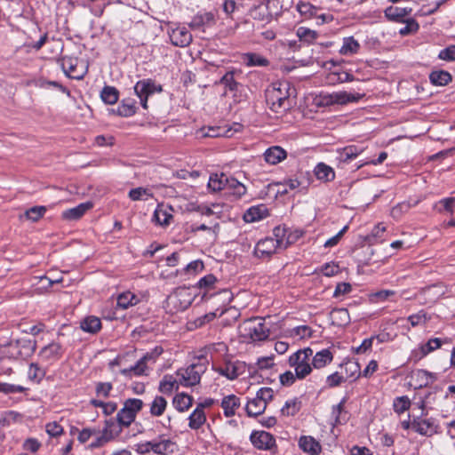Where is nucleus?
Instances as JSON below:
<instances>
[{"instance_id":"nucleus-1","label":"nucleus","mask_w":455,"mask_h":455,"mask_svg":"<svg viewBox=\"0 0 455 455\" xmlns=\"http://www.w3.org/2000/svg\"><path fill=\"white\" fill-rule=\"evenodd\" d=\"M290 90V84L286 81L273 83L267 88L266 102L273 112L283 113L291 108Z\"/></svg>"},{"instance_id":"nucleus-2","label":"nucleus","mask_w":455,"mask_h":455,"mask_svg":"<svg viewBox=\"0 0 455 455\" xmlns=\"http://www.w3.org/2000/svg\"><path fill=\"white\" fill-rule=\"evenodd\" d=\"M313 349L306 347L299 349L289 356V365L294 369L296 377L304 379L312 371L311 357Z\"/></svg>"},{"instance_id":"nucleus-3","label":"nucleus","mask_w":455,"mask_h":455,"mask_svg":"<svg viewBox=\"0 0 455 455\" xmlns=\"http://www.w3.org/2000/svg\"><path fill=\"white\" fill-rule=\"evenodd\" d=\"M241 335L252 342L264 341L268 339L270 331L261 318L244 321L240 326Z\"/></svg>"},{"instance_id":"nucleus-4","label":"nucleus","mask_w":455,"mask_h":455,"mask_svg":"<svg viewBox=\"0 0 455 455\" xmlns=\"http://www.w3.org/2000/svg\"><path fill=\"white\" fill-rule=\"evenodd\" d=\"M207 361L205 359H198L187 368L177 371L176 375L180 378V384L183 387H193L199 384L201 376L207 370Z\"/></svg>"},{"instance_id":"nucleus-5","label":"nucleus","mask_w":455,"mask_h":455,"mask_svg":"<svg viewBox=\"0 0 455 455\" xmlns=\"http://www.w3.org/2000/svg\"><path fill=\"white\" fill-rule=\"evenodd\" d=\"M143 401L138 398H129L124 402L123 408L116 414V425L119 429L128 427L135 420L138 412L143 408Z\"/></svg>"},{"instance_id":"nucleus-6","label":"nucleus","mask_w":455,"mask_h":455,"mask_svg":"<svg viewBox=\"0 0 455 455\" xmlns=\"http://www.w3.org/2000/svg\"><path fill=\"white\" fill-rule=\"evenodd\" d=\"M195 294L188 287H179L166 299V307L171 312L186 310L194 301Z\"/></svg>"},{"instance_id":"nucleus-7","label":"nucleus","mask_w":455,"mask_h":455,"mask_svg":"<svg viewBox=\"0 0 455 455\" xmlns=\"http://www.w3.org/2000/svg\"><path fill=\"white\" fill-rule=\"evenodd\" d=\"M164 349L156 346L152 350L147 352L135 365L121 370V374L126 377L148 375V363H155L156 359L163 354Z\"/></svg>"},{"instance_id":"nucleus-8","label":"nucleus","mask_w":455,"mask_h":455,"mask_svg":"<svg viewBox=\"0 0 455 455\" xmlns=\"http://www.w3.org/2000/svg\"><path fill=\"white\" fill-rule=\"evenodd\" d=\"M363 95L359 93H351L346 91L333 92L331 93H323L319 96V106H331L334 104L345 105L350 102L358 101Z\"/></svg>"},{"instance_id":"nucleus-9","label":"nucleus","mask_w":455,"mask_h":455,"mask_svg":"<svg viewBox=\"0 0 455 455\" xmlns=\"http://www.w3.org/2000/svg\"><path fill=\"white\" fill-rule=\"evenodd\" d=\"M163 91L160 84H156L152 79H142L134 85L135 94L140 100L143 108H148V99L156 92Z\"/></svg>"},{"instance_id":"nucleus-10","label":"nucleus","mask_w":455,"mask_h":455,"mask_svg":"<svg viewBox=\"0 0 455 455\" xmlns=\"http://www.w3.org/2000/svg\"><path fill=\"white\" fill-rule=\"evenodd\" d=\"M412 429L420 435L429 437L438 433L439 425L434 418L416 416L412 419Z\"/></svg>"},{"instance_id":"nucleus-11","label":"nucleus","mask_w":455,"mask_h":455,"mask_svg":"<svg viewBox=\"0 0 455 455\" xmlns=\"http://www.w3.org/2000/svg\"><path fill=\"white\" fill-rule=\"evenodd\" d=\"M121 433V429L118 428V426L116 425L114 419H109L105 420V426L102 430V434L100 436L96 438L95 441L89 444V448L93 450L96 448H100L103 446L108 442L114 439Z\"/></svg>"},{"instance_id":"nucleus-12","label":"nucleus","mask_w":455,"mask_h":455,"mask_svg":"<svg viewBox=\"0 0 455 455\" xmlns=\"http://www.w3.org/2000/svg\"><path fill=\"white\" fill-rule=\"evenodd\" d=\"M36 350V341L22 340L11 342L8 347V356L18 359L30 356Z\"/></svg>"},{"instance_id":"nucleus-13","label":"nucleus","mask_w":455,"mask_h":455,"mask_svg":"<svg viewBox=\"0 0 455 455\" xmlns=\"http://www.w3.org/2000/svg\"><path fill=\"white\" fill-rule=\"evenodd\" d=\"M61 67L65 74L73 79H83L86 74L82 63L76 58L64 57L62 59Z\"/></svg>"},{"instance_id":"nucleus-14","label":"nucleus","mask_w":455,"mask_h":455,"mask_svg":"<svg viewBox=\"0 0 455 455\" xmlns=\"http://www.w3.org/2000/svg\"><path fill=\"white\" fill-rule=\"evenodd\" d=\"M250 441L256 449L261 451H269L275 446V437L266 431H253L250 435Z\"/></svg>"},{"instance_id":"nucleus-15","label":"nucleus","mask_w":455,"mask_h":455,"mask_svg":"<svg viewBox=\"0 0 455 455\" xmlns=\"http://www.w3.org/2000/svg\"><path fill=\"white\" fill-rule=\"evenodd\" d=\"M64 348L59 342L52 341L43 347L39 351V357L44 362L50 363L59 361L64 355Z\"/></svg>"},{"instance_id":"nucleus-16","label":"nucleus","mask_w":455,"mask_h":455,"mask_svg":"<svg viewBox=\"0 0 455 455\" xmlns=\"http://www.w3.org/2000/svg\"><path fill=\"white\" fill-rule=\"evenodd\" d=\"M174 210L172 205L158 204L153 214V221L161 227H167L173 219Z\"/></svg>"},{"instance_id":"nucleus-17","label":"nucleus","mask_w":455,"mask_h":455,"mask_svg":"<svg viewBox=\"0 0 455 455\" xmlns=\"http://www.w3.org/2000/svg\"><path fill=\"white\" fill-rule=\"evenodd\" d=\"M278 249L279 246L273 237H266L257 243L254 248V255L259 259H267L275 253Z\"/></svg>"},{"instance_id":"nucleus-18","label":"nucleus","mask_w":455,"mask_h":455,"mask_svg":"<svg viewBox=\"0 0 455 455\" xmlns=\"http://www.w3.org/2000/svg\"><path fill=\"white\" fill-rule=\"evenodd\" d=\"M245 363L240 361L228 362L224 366L220 367L218 372L230 380L237 379L245 372Z\"/></svg>"},{"instance_id":"nucleus-19","label":"nucleus","mask_w":455,"mask_h":455,"mask_svg":"<svg viewBox=\"0 0 455 455\" xmlns=\"http://www.w3.org/2000/svg\"><path fill=\"white\" fill-rule=\"evenodd\" d=\"M410 7H400L390 5L384 10L385 18L391 22L402 23L411 14Z\"/></svg>"},{"instance_id":"nucleus-20","label":"nucleus","mask_w":455,"mask_h":455,"mask_svg":"<svg viewBox=\"0 0 455 455\" xmlns=\"http://www.w3.org/2000/svg\"><path fill=\"white\" fill-rule=\"evenodd\" d=\"M273 235L274 241L277 243L280 250L286 249L299 237V235H292L284 226L275 227L273 230Z\"/></svg>"},{"instance_id":"nucleus-21","label":"nucleus","mask_w":455,"mask_h":455,"mask_svg":"<svg viewBox=\"0 0 455 455\" xmlns=\"http://www.w3.org/2000/svg\"><path fill=\"white\" fill-rule=\"evenodd\" d=\"M172 44L186 47L192 42V35L185 27H178L170 33Z\"/></svg>"},{"instance_id":"nucleus-22","label":"nucleus","mask_w":455,"mask_h":455,"mask_svg":"<svg viewBox=\"0 0 455 455\" xmlns=\"http://www.w3.org/2000/svg\"><path fill=\"white\" fill-rule=\"evenodd\" d=\"M177 448L175 442L171 439H165L160 435L153 440V452L158 455H169L174 452Z\"/></svg>"},{"instance_id":"nucleus-23","label":"nucleus","mask_w":455,"mask_h":455,"mask_svg":"<svg viewBox=\"0 0 455 455\" xmlns=\"http://www.w3.org/2000/svg\"><path fill=\"white\" fill-rule=\"evenodd\" d=\"M240 398L235 395H228L222 398L220 406L223 409L224 415L227 418L235 415L236 410L240 407Z\"/></svg>"},{"instance_id":"nucleus-24","label":"nucleus","mask_w":455,"mask_h":455,"mask_svg":"<svg viewBox=\"0 0 455 455\" xmlns=\"http://www.w3.org/2000/svg\"><path fill=\"white\" fill-rule=\"evenodd\" d=\"M363 148L362 147L356 145H349L337 150V159L340 163L347 164L357 157L361 153H363Z\"/></svg>"},{"instance_id":"nucleus-25","label":"nucleus","mask_w":455,"mask_h":455,"mask_svg":"<svg viewBox=\"0 0 455 455\" xmlns=\"http://www.w3.org/2000/svg\"><path fill=\"white\" fill-rule=\"evenodd\" d=\"M287 157L286 151L279 147L273 146L267 148L264 153L265 161L272 165L277 164Z\"/></svg>"},{"instance_id":"nucleus-26","label":"nucleus","mask_w":455,"mask_h":455,"mask_svg":"<svg viewBox=\"0 0 455 455\" xmlns=\"http://www.w3.org/2000/svg\"><path fill=\"white\" fill-rule=\"evenodd\" d=\"M92 207V204L91 202L80 204L74 208L64 211L62 212V218L68 220H78Z\"/></svg>"},{"instance_id":"nucleus-27","label":"nucleus","mask_w":455,"mask_h":455,"mask_svg":"<svg viewBox=\"0 0 455 455\" xmlns=\"http://www.w3.org/2000/svg\"><path fill=\"white\" fill-rule=\"evenodd\" d=\"M229 177L224 173L212 174L208 181V188L213 192L224 191L226 192L228 184Z\"/></svg>"},{"instance_id":"nucleus-28","label":"nucleus","mask_w":455,"mask_h":455,"mask_svg":"<svg viewBox=\"0 0 455 455\" xmlns=\"http://www.w3.org/2000/svg\"><path fill=\"white\" fill-rule=\"evenodd\" d=\"M333 359L332 353L329 349H323L311 357V366L321 369L331 363Z\"/></svg>"},{"instance_id":"nucleus-29","label":"nucleus","mask_w":455,"mask_h":455,"mask_svg":"<svg viewBox=\"0 0 455 455\" xmlns=\"http://www.w3.org/2000/svg\"><path fill=\"white\" fill-rule=\"evenodd\" d=\"M360 47L359 42L354 36H347L343 38L339 52L344 56H352L359 52Z\"/></svg>"},{"instance_id":"nucleus-30","label":"nucleus","mask_w":455,"mask_h":455,"mask_svg":"<svg viewBox=\"0 0 455 455\" xmlns=\"http://www.w3.org/2000/svg\"><path fill=\"white\" fill-rule=\"evenodd\" d=\"M299 446L311 455H317L321 451L320 443L312 436H301L299 440Z\"/></svg>"},{"instance_id":"nucleus-31","label":"nucleus","mask_w":455,"mask_h":455,"mask_svg":"<svg viewBox=\"0 0 455 455\" xmlns=\"http://www.w3.org/2000/svg\"><path fill=\"white\" fill-rule=\"evenodd\" d=\"M242 60L247 67H267L269 65V60L267 58L255 52L243 53Z\"/></svg>"},{"instance_id":"nucleus-32","label":"nucleus","mask_w":455,"mask_h":455,"mask_svg":"<svg viewBox=\"0 0 455 455\" xmlns=\"http://www.w3.org/2000/svg\"><path fill=\"white\" fill-rule=\"evenodd\" d=\"M194 399L186 393H179L172 399V404L180 412L187 411L193 404Z\"/></svg>"},{"instance_id":"nucleus-33","label":"nucleus","mask_w":455,"mask_h":455,"mask_svg":"<svg viewBox=\"0 0 455 455\" xmlns=\"http://www.w3.org/2000/svg\"><path fill=\"white\" fill-rule=\"evenodd\" d=\"M180 385V379H176L172 375H164L159 383L158 390L164 395H171L173 390L179 389Z\"/></svg>"},{"instance_id":"nucleus-34","label":"nucleus","mask_w":455,"mask_h":455,"mask_svg":"<svg viewBox=\"0 0 455 455\" xmlns=\"http://www.w3.org/2000/svg\"><path fill=\"white\" fill-rule=\"evenodd\" d=\"M267 215V210L263 205L252 206L249 208L243 215L246 222H254L262 220Z\"/></svg>"},{"instance_id":"nucleus-35","label":"nucleus","mask_w":455,"mask_h":455,"mask_svg":"<svg viewBox=\"0 0 455 455\" xmlns=\"http://www.w3.org/2000/svg\"><path fill=\"white\" fill-rule=\"evenodd\" d=\"M314 172L317 180L323 182L331 181L335 177L333 169L323 163H319Z\"/></svg>"},{"instance_id":"nucleus-36","label":"nucleus","mask_w":455,"mask_h":455,"mask_svg":"<svg viewBox=\"0 0 455 455\" xmlns=\"http://www.w3.org/2000/svg\"><path fill=\"white\" fill-rule=\"evenodd\" d=\"M206 421L204 411L196 407L188 417V427L193 430L199 429Z\"/></svg>"},{"instance_id":"nucleus-37","label":"nucleus","mask_w":455,"mask_h":455,"mask_svg":"<svg viewBox=\"0 0 455 455\" xmlns=\"http://www.w3.org/2000/svg\"><path fill=\"white\" fill-rule=\"evenodd\" d=\"M451 75L445 70H435L429 75V80L433 85L444 86L451 81Z\"/></svg>"},{"instance_id":"nucleus-38","label":"nucleus","mask_w":455,"mask_h":455,"mask_svg":"<svg viewBox=\"0 0 455 455\" xmlns=\"http://www.w3.org/2000/svg\"><path fill=\"white\" fill-rule=\"evenodd\" d=\"M246 193L245 186L234 178H229L225 194L233 196L235 199L240 198Z\"/></svg>"},{"instance_id":"nucleus-39","label":"nucleus","mask_w":455,"mask_h":455,"mask_svg":"<svg viewBox=\"0 0 455 455\" xmlns=\"http://www.w3.org/2000/svg\"><path fill=\"white\" fill-rule=\"evenodd\" d=\"M267 408V405L258 399L256 396L254 398L250 399L247 402L245 410L250 417H256L262 414Z\"/></svg>"},{"instance_id":"nucleus-40","label":"nucleus","mask_w":455,"mask_h":455,"mask_svg":"<svg viewBox=\"0 0 455 455\" xmlns=\"http://www.w3.org/2000/svg\"><path fill=\"white\" fill-rule=\"evenodd\" d=\"M128 196L132 201H147L154 197V194L149 188L138 187L129 191Z\"/></svg>"},{"instance_id":"nucleus-41","label":"nucleus","mask_w":455,"mask_h":455,"mask_svg":"<svg viewBox=\"0 0 455 455\" xmlns=\"http://www.w3.org/2000/svg\"><path fill=\"white\" fill-rule=\"evenodd\" d=\"M167 401L164 396L156 395L150 403V414L153 417L162 416L167 408Z\"/></svg>"},{"instance_id":"nucleus-42","label":"nucleus","mask_w":455,"mask_h":455,"mask_svg":"<svg viewBox=\"0 0 455 455\" xmlns=\"http://www.w3.org/2000/svg\"><path fill=\"white\" fill-rule=\"evenodd\" d=\"M331 318L333 324L345 326L350 322L349 312L346 308H337L331 312Z\"/></svg>"},{"instance_id":"nucleus-43","label":"nucleus","mask_w":455,"mask_h":455,"mask_svg":"<svg viewBox=\"0 0 455 455\" xmlns=\"http://www.w3.org/2000/svg\"><path fill=\"white\" fill-rule=\"evenodd\" d=\"M238 71L236 69H231L225 73V75L220 78V84L224 85V87L230 92H236L240 84L235 79V75Z\"/></svg>"},{"instance_id":"nucleus-44","label":"nucleus","mask_w":455,"mask_h":455,"mask_svg":"<svg viewBox=\"0 0 455 455\" xmlns=\"http://www.w3.org/2000/svg\"><path fill=\"white\" fill-rule=\"evenodd\" d=\"M80 327L86 332L96 333L101 328V322L96 316H87L80 323Z\"/></svg>"},{"instance_id":"nucleus-45","label":"nucleus","mask_w":455,"mask_h":455,"mask_svg":"<svg viewBox=\"0 0 455 455\" xmlns=\"http://www.w3.org/2000/svg\"><path fill=\"white\" fill-rule=\"evenodd\" d=\"M296 35L301 42L307 44H314L318 37V33L315 30L306 27H299L296 30Z\"/></svg>"},{"instance_id":"nucleus-46","label":"nucleus","mask_w":455,"mask_h":455,"mask_svg":"<svg viewBox=\"0 0 455 455\" xmlns=\"http://www.w3.org/2000/svg\"><path fill=\"white\" fill-rule=\"evenodd\" d=\"M213 20L214 16L211 12L196 14L189 22V27L193 29L200 28L204 25L212 23Z\"/></svg>"},{"instance_id":"nucleus-47","label":"nucleus","mask_w":455,"mask_h":455,"mask_svg":"<svg viewBox=\"0 0 455 455\" xmlns=\"http://www.w3.org/2000/svg\"><path fill=\"white\" fill-rule=\"evenodd\" d=\"M136 102L134 100H124L117 107L116 112L119 116L128 117L136 113Z\"/></svg>"},{"instance_id":"nucleus-48","label":"nucleus","mask_w":455,"mask_h":455,"mask_svg":"<svg viewBox=\"0 0 455 455\" xmlns=\"http://www.w3.org/2000/svg\"><path fill=\"white\" fill-rule=\"evenodd\" d=\"M119 92L116 88L113 86H105L103 87L100 92L101 100L108 105L116 104L118 100Z\"/></svg>"},{"instance_id":"nucleus-49","label":"nucleus","mask_w":455,"mask_h":455,"mask_svg":"<svg viewBox=\"0 0 455 455\" xmlns=\"http://www.w3.org/2000/svg\"><path fill=\"white\" fill-rule=\"evenodd\" d=\"M139 302V299L131 291L123 292L117 298V306L120 308L126 309Z\"/></svg>"},{"instance_id":"nucleus-50","label":"nucleus","mask_w":455,"mask_h":455,"mask_svg":"<svg viewBox=\"0 0 455 455\" xmlns=\"http://www.w3.org/2000/svg\"><path fill=\"white\" fill-rule=\"evenodd\" d=\"M342 366L345 368L347 378L355 380L361 376V367L356 361L348 360Z\"/></svg>"},{"instance_id":"nucleus-51","label":"nucleus","mask_w":455,"mask_h":455,"mask_svg":"<svg viewBox=\"0 0 455 455\" xmlns=\"http://www.w3.org/2000/svg\"><path fill=\"white\" fill-rule=\"evenodd\" d=\"M301 403L298 398L288 400L281 409L283 416H294L300 410Z\"/></svg>"},{"instance_id":"nucleus-52","label":"nucleus","mask_w":455,"mask_h":455,"mask_svg":"<svg viewBox=\"0 0 455 455\" xmlns=\"http://www.w3.org/2000/svg\"><path fill=\"white\" fill-rule=\"evenodd\" d=\"M28 376L30 380L39 383L45 376V371L37 363H32L29 365Z\"/></svg>"},{"instance_id":"nucleus-53","label":"nucleus","mask_w":455,"mask_h":455,"mask_svg":"<svg viewBox=\"0 0 455 455\" xmlns=\"http://www.w3.org/2000/svg\"><path fill=\"white\" fill-rule=\"evenodd\" d=\"M441 346L442 340L439 338L430 339L426 344L420 347V357L426 356L429 353L439 348Z\"/></svg>"},{"instance_id":"nucleus-54","label":"nucleus","mask_w":455,"mask_h":455,"mask_svg":"<svg viewBox=\"0 0 455 455\" xmlns=\"http://www.w3.org/2000/svg\"><path fill=\"white\" fill-rule=\"evenodd\" d=\"M405 26L399 30L401 36H407L419 30V25L415 19L408 17L403 22Z\"/></svg>"},{"instance_id":"nucleus-55","label":"nucleus","mask_w":455,"mask_h":455,"mask_svg":"<svg viewBox=\"0 0 455 455\" xmlns=\"http://www.w3.org/2000/svg\"><path fill=\"white\" fill-rule=\"evenodd\" d=\"M216 317L215 312H210L205 314L200 317H197L193 322L188 323L189 329H196L204 326L206 323H210L214 320Z\"/></svg>"},{"instance_id":"nucleus-56","label":"nucleus","mask_w":455,"mask_h":455,"mask_svg":"<svg viewBox=\"0 0 455 455\" xmlns=\"http://www.w3.org/2000/svg\"><path fill=\"white\" fill-rule=\"evenodd\" d=\"M393 406L395 411L397 412L398 414H401L409 410L411 406V401L406 395L400 396L395 399Z\"/></svg>"},{"instance_id":"nucleus-57","label":"nucleus","mask_w":455,"mask_h":455,"mask_svg":"<svg viewBox=\"0 0 455 455\" xmlns=\"http://www.w3.org/2000/svg\"><path fill=\"white\" fill-rule=\"evenodd\" d=\"M395 295L393 290H381L371 294L370 298L372 302H383Z\"/></svg>"},{"instance_id":"nucleus-58","label":"nucleus","mask_w":455,"mask_h":455,"mask_svg":"<svg viewBox=\"0 0 455 455\" xmlns=\"http://www.w3.org/2000/svg\"><path fill=\"white\" fill-rule=\"evenodd\" d=\"M46 208L44 206H34L27 210L25 215L28 220L32 221H37L44 216Z\"/></svg>"},{"instance_id":"nucleus-59","label":"nucleus","mask_w":455,"mask_h":455,"mask_svg":"<svg viewBox=\"0 0 455 455\" xmlns=\"http://www.w3.org/2000/svg\"><path fill=\"white\" fill-rule=\"evenodd\" d=\"M26 390L27 388L23 386L0 382V393H4L5 395L23 393Z\"/></svg>"},{"instance_id":"nucleus-60","label":"nucleus","mask_w":455,"mask_h":455,"mask_svg":"<svg viewBox=\"0 0 455 455\" xmlns=\"http://www.w3.org/2000/svg\"><path fill=\"white\" fill-rule=\"evenodd\" d=\"M256 397L267 405L274 397V390L270 387H261L257 391Z\"/></svg>"},{"instance_id":"nucleus-61","label":"nucleus","mask_w":455,"mask_h":455,"mask_svg":"<svg viewBox=\"0 0 455 455\" xmlns=\"http://www.w3.org/2000/svg\"><path fill=\"white\" fill-rule=\"evenodd\" d=\"M46 433L52 437L60 436L63 434V427L56 421L49 422L45 426Z\"/></svg>"},{"instance_id":"nucleus-62","label":"nucleus","mask_w":455,"mask_h":455,"mask_svg":"<svg viewBox=\"0 0 455 455\" xmlns=\"http://www.w3.org/2000/svg\"><path fill=\"white\" fill-rule=\"evenodd\" d=\"M112 388L113 386L110 382H99L96 385L95 390L98 396L108 398Z\"/></svg>"},{"instance_id":"nucleus-63","label":"nucleus","mask_w":455,"mask_h":455,"mask_svg":"<svg viewBox=\"0 0 455 455\" xmlns=\"http://www.w3.org/2000/svg\"><path fill=\"white\" fill-rule=\"evenodd\" d=\"M297 10L299 12L300 14L311 17L315 14L316 9L314 5H312L310 3L307 2H299L297 4Z\"/></svg>"},{"instance_id":"nucleus-64","label":"nucleus","mask_w":455,"mask_h":455,"mask_svg":"<svg viewBox=\"0 0 455 455\" xmlns=\"http://www.w3.org/2000/svg\"><path fill=\"white\" fill-rule=\"evenodd\" d=\"M438 58L440 60H447V61H454L455 60V44L450 45L442 51H440L438 54Z\"/></svg>"}]
</instances>
